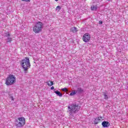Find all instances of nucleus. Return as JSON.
<instances>
[{
    "label": "nucleus",
    "instance_id": "1",
    "mask_svg": "<svg viewBox=\"0 0 128 128\" xmlns=\"http://www.w3.org/2000/svg\"><path fill=\"white\" fill-rule=\"evenodd\" d=\"M21 64L22 68L24 69V74L28 72V68H30V58L28 57H26L24 59L22 60L21 62Z\"/></svg>",
    "mask_w": 128,
    "mask_h": 128
},
{
    "label": "nucleus",
    "instance_id": "11",
    "mask_svg": "<svg viewBox=\"0 0 128 128\" xmlns=\"http://www.w3.org/2000/svg\"><path fill=\"white\" fill-rule=\"evenodd\" d=\"M46 84H47L48 86H54V82H52V81L47 82H46Z\"/></svg>",
    "mask_w": 128,
    "mask_h": 128
},
{
    "label": "nucleus",
    "instance_id": "12",
    "mask_svg": "<svg viewBox=\"0 0 128 128\" xmlns=\"http://www.w3.org/2000/svg\"><path fill=\"white\" fill-rule=\"evenodd\" d=\"M98 10V6H91V10Z\"/></svg>",
    "mask_w": 128,
    "mask_h": 128
},
{
    "label": "nucleus",
    "instance_id": "17",
    "mask_svg": "<svg viewBox=\"0 0 128 128\" xmlns=\"http://www.w3.org/2000/svg\"><path fill=\"white\" fill-rule=\"evenodd\" d=\"M12 40V38H8L7 39V42H10Z\"/></svg>",
    "mask_w": 128,
    "mask_h": 128
},
{
    "label": "nucleus",
    "instance_id": "4",
    "mask_svg": "<svg viewBox=\"0 0 128 128\" xmlns=\"http://www.w3.org/2000/svg\"><path fill=\"white\" fill-rule=\"evenodd\" d=\"M16 78L14 76L10 74L6 80V86H12L16 82Z\"/></svg>",
    "mask_w": 128,
    "mask_h": 128
},
{
    "label": "nucleus",
    "instance_id": "13",
    "mask_svg": "<svg viewBox=\"0 0 128 128\" xmlns=\"http://www.w3.org/2000/svg\"><path fill=\"white\" fill-rule=\"evenodd\" d=\"M104 100H108V94L106 93H104Z\"/></svg>",
    "mask_w": 128,
    "mask_h": 128
},
{
    "label": "nucleus",
    "instance_id": "19",
    "mask_svg": "<svg viewBox=\"0 0 128 128\" xmlns=\"http://www.w3.org/2000/svg\"><path fill=\"white\" fill-rule=\"evenodd\" d=\"M22 2H30V0H22Z\"/></svg>",
    "mask_w": 128,
    "mask_h": 128
},
{
    "label": "nucleus",
    "instance_id": "8",
    "mask_svg": "<svg viewBox=\"0 0 128 128\" xmlns=\"http://www.w3.org/2000/svg\"><path fill=\"white\" fill-rule=\"evenodd\" d=\"M110 122H108L104 121L102 122L103 128H108V126H110Z\"/></svg>",
    "mask_w": 128,
    "mask_h": 128
},
{
    "label": "nucleus",
    "instance_id": "10",
    "mask_svg": "<svg viewBox=\"0 0 128 128\" xmlns=\"http://www.w3.org/2000/svg\"><path fill=\"white\" fill-rule=\"evenodd\" d=\"M54 93L57 94L58 96H60V98H62V94L58 90L54 91Z\"/></svg>",
    "mask_w": 128,
    "mask_h": 128
},
{
    "label": "nucleus",
    "instance_id": "9",
    "mask_svg": "<svg viewBox=\"0 0 128 128\" xmlns=\"http://www.w3.org/2000/svg\"><path fill=\"white\" fill-rule=\"evenodd\" d=\"M70 32H78V28L76 27H72L70 28Z\"/></svg>",
    "mask_w": 128,
    "mask_h": 128
},
{
    "label": "nucleus",
    "instance_id": "21",
    "mask_svg": "<svg viewBox=\"0 0 128 128\" xmlns=\"http://www.w3.org/2000/svg\"><path fill=\"white\" fill-rule=\"evenodd\" d=\"M54 86L50 88V90H54Z\"/></svg>",
    "mask_w": 128,
    "mask_h": 128
},
{
    "label": "nucleus",
    "instance_id": "3",
    "mask_svg": "<svg viewBox=\"0 0 128 128\" xmlns=\"http://www.w3.org/2000/svg\"><path fill=\"white\" fill-rule=\"evenodd\" d=\"M15 126L16 128H22L26 124V118L24 117H20L15 120Z\"/></svg>",
    "mask_w": 128,
    "mask_h": 128
},
{
    "label": "nucleus",
    "instance_id": "5",
    "mask_svg": "<svg viewBox=\"0 0 128 128\" xmlns=\"http://www.w3.org/2000/svg\"><path fill=\"white\" fill-rule=\"evenodd\" d=\"M44 24L41 22H38L33 28V31L36 34H38L42 30Z\"/></svg>",
    "mask_w": 128,
    "mask_h": 128
},
{
    "label": "nucleus",
    "instance_id": "15",
    "mask_svg": "<svg viewBox=\"0 0 128 128\" xmlns=\"http://www.w3.org/2000/svg\"><path fill=\"white\" fill-rule=\"evenodd\" d=\"M56 10L60 12V10H62V8L60 7V6H57Z\"/></svg>",
    "mask_w": 128,
    "mask_h": 128
},
{
    "label": "nucleus",
    "instance_id": "2",
    "mask_svg": "<svg viewBox=\"0 0 128 128\" xmlns=\"http://www.w3.org/2000/svg\"><path fill=\"white\" fill-rule=\"evenodd\" d=\"M80 106L78 104H72L68 106V110L70 116H74L76 112H78L80 110Z\"/></svg>",
    "mask_w": 128,
    "mask_h": 128
},
{
    "label": "nucleus",
    "instance_id": "6",
    "mask_svg": "<svg viewBox=\"0 0 128 128\" xmlns=\"http://www.w3.org/2000/svg\"><path fill=\"white\" fill-rule=\"evenodd\" d=\"M82 40L85 42H90V35L88 33L85 34L83 36Z\"/></svg>",
    "mask_w": 128,
    "mask_h": 128
},
{
    "label": "nucleus",
    "instance_id": "20",
    "mask_svg": "<svg viewBox=\"0 0 128 128\" xmlns=\"http://www.w3.org/2000/svg\"><path fill=\"white\" fill-rule=\"evenodd\" d=\"M99 24H102V21L100 20L99 21Z\"/></svg>",
    "mask_w": 128,
    "mask_h": 128
},
{
    "label": "nucleus",
    "instance_id": "14",
    "mask_svg": "<svg viewBox=\"0 0 128 128\" xmlns=\"http://www.w3.org/2000/svg\"><path fill=\"white\" fill-rule=\"evenodd\" d=\"M76 92H84V90L82 88H78Z\"/></svg>",
    "mask_w": 128,
    "mask_h": 128
},
{
    "label": "nucleus",
    "instance_id": "18",
    "mask_svg": "<svg viewBox=\"0 0 128 128\" xmlns=\"http://www.w3.org/2000/svg\"><path fill=\"white\" fill-rule=\"evenodd\" d=\"M62 92H68V88H63L62 89Z\"/></svg>",
    "mask_w": 128,
    "mask_h": 128
},
{
    "label": "nucleus",
    "instance_id": "7",
    "mask_svg": "<svg viewBox=\"0 0 128 128\" xmlns=\"http://www.w3.org/2000/svg\"><path fill=\"white\" fill-rule=\"evenodd\" d=\"M102 117H98V118H95L94 120V124H98V122H100V120H102Z\"/></svg>",
    "mask_w": 128,
    "mask_h": 128
},
{
    "label": "nucleus",
    "instance_id": "23",
    "mask_svg": "<svg viewBox=\"0 0 128 128\" xmlns=\"http://www.w3.org/2000/svg\"><path fill=\"white\" fill-rule=\"evenodd\" d=\"M12 100H14V98H12Z\"/></svg>",
    "mask_w": 128,
    "mask_h": 128
},
{
    "label": "nucleus",
    "instance_id": "16",
    "mask_svg": "<svg viewBox=\"0 0 128 128\" xmlns=\"http://www.w3.org/2000/svg\"><path fill=\"white\" fill-rule=\"evenodd\" d=\"M76 91H74L72 92L71 93H70V96H74V94H76Z\"/></svg>",
    "mask_w": 128,
    "mask_h": 128
},
{
    "label": "nucleus",
    "instance_id": "22",
    "mask_svg": "<svg viewBox=\"0 0 128 128\" xmlns=\"http://www.w3.org/2000/svg\"><path fill=\"white\" fill-rule=\"evenodd\" d=\"M55 2H58V0H54Z\"/></svg>",
    "mask_w": 128,
    "mask_h": 128
}]
</instances>
